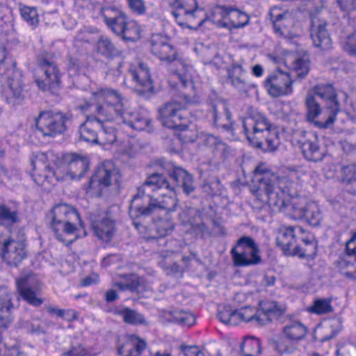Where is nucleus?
<instances>
[{
	"label": "nucleus",
	"instance_id": "nucleus-34",
	"mask_svg": "<svg viewBox=\"0 0 356 356\" xmlns=\"http://www.w3.org/2000/svg\"><path fill=\"white\" fill-rule=\"evenodd\" d=\"M305 209L303 220L312 226L319 225L324 217L320 205L314 201H309Z\"/></svg>",
	"mask_w": 356,
	"mask_h": 356
},
{
	"label": "nucleus",
	"instance_id": "nucleus-21",
	"mask_svg": "<svg viewBox=\"0 0 356 356\" xmlns=\"http://www.w3.org/2000/svg\"><path fill=\"white\" fill-rule=\"evenodd\" d=\"M292 83L289 74L281 71H276L266 77L264 85L270 96L280 97L292 93Z\"/></svg>",
	"mask_w": 356,
	"mask_h": 356
},
{
	"label": "nucleus",
	"instance_id": "nucleus-61",
	"mask_svg": "<svg viewBox=\"0 0 356 356\" xmlns=\"http://www.w3.org/2000/svg\"><path fill=\"white\" fill-rule=\"evenodd\" d=\"M276 349L280 354L292 353L293 350L292 346L285 344L282 341L277 343Z\"/></svg>",
	"mask_w": 356,
	"mask_h": 356
},
{
	"label": "nucleus",
	"instance_id": "nucleus-53",
	"mask_svg": "<svg viewBox=\"0 0 356 356\" xmlns=\"http://www.w3.org/2000/svg\"><path fill=\"white\" fill-rule=\"evenodd\" d=\"M221 184L218 179L213 178L205 182L203 185L204 191L209 195H216L220 191Z\"/></svg>",
	"mask_w": 356,
	"mask_h": 356
},
{
	"label": "nucleus",
	"instance_id": "nucleus-62",
	"mask_svg": "<svg viewBox=\"0 0 356 356\" xmlns=\"http://www.w3.org/2000/svg\"><path fill=\"white\" fill-rule=\"evenodd\" d=\"M97 282L98 275L96 274H92L84 278L81 282V284L84 286H87L92 284H96Z\"/></svg>",
	"mask_w": 356,
	"mask_h": 356
},
{
	"label": "nucleus",
	"instance_id": "nucleus-38",
	"mask_svg": "<svg viewBox=\"0 0 356 356\" xmlns=\"http://www.w3.org/2000/svg\"><path fill=\"white\" fill-rule=\"evenodd\" d=\"M245 72L240 64H233L228 71L229 77L232 85L239 89L243 88L245 84Z\"/></svg>",
	"mask_w": 356,
	"mask_h": 356
},
{
	"label": "nucleus",
	"instance_id": "nucleus-50",
	"mask_svg": "<svg viewBox=\"0 0 356 356\" xmlns=\"http://www.w3.org/2000/svg\"><path fill=\"white\" fill-rule=\"evenodd\" d=\"M129 8L132 13L138 15H145L147 10L145 2L144 0H126Z\"/></svg>",
	"mask_w": 356,
	"mask_h": 356
},
{
	"label": "nucleus",
	"instance_id": "nucleus-64",
	"mask_svg": "<svg viewBox=\"0 0 356 356\" xmlns=\"http://www.w3.org/2000/svg\"><path fill=\"white\" fill-rule=\"evenodd\" d=\"M252 73L257 77H260L263 75L264 70L261 65H256L252 67Z\"/></svg>",
	"mask_w": 356,
	"mask_h": 356
},
{
	"label": "nucleus",
	"instance_id": "nucleus-37",
	"mask_svg": "<svg viewBox=\"0 0 356 356\" xmlns=\"http://www.w3.org/2000/svg\"><path fill=\"white\" fill-rule=\"evenodd\" d=\"M179 218L184 225H191L192 228L199 227L202 223L200 211L192 207L183 210L179 213Z\"/></svg>",
	"mask_w": 356,
	"mask_h": 356
},
{
	"label": "nucleus",
	"instance_id": "nucleus-1",
	"mask_svg": "<svg viewBox=\"0 0 356 356\" xmlns=\"http://www.w3.org/2000/svg\"><path fill=\"white\" fill-rule=\"evenodd\" d=\"M94 104L86 102L79 105L83 111H92L79 128L81 138L92 144L112 145L117 140V126L125 124L133 129L153 131L152 119L145 110L131 109L118 90L99 88L92 93Z\"/></svg>",
	"mask_w": 356,
	"mask_h": 356
},
{
	"label": "nucleus",
	"instance_id": "nucleus-46",
	"mask_svg": "<svg viewBox=\"0 0 356 356\" xmlns=\"http://www.w3.org/2000/svg\"><path fill=\"white\" fill-rule=\"evenodd\" d=\"M309 311L316 314H323L332 312L333 311V308L331 305V300H314L313 305L309 309Z\"/></svg>",
	"mask_w": 356,
	"mask_h": 356
},
{
	"label": "nucleus",
	"instance_id": "nucleus-16",
	"mask_svg": "<svg viewBox=\"0 0 356 356\" xmlns=\"http://www.w3.org/2000/svg\"><path fill=\"white\" fill-rule=\"evenodd\" d=\"M305 102L307 109V118L310 122L314 123L316 127L321 129H327L333 125L336 120V116L339 111L338 105L327 106L323 113L321 119L316 120L321 114L322 111L314 95L309 93L307 95Z\"/></svg>",
	"mask_w": 356,
	"mask_h": 356
},
{
	"label": "nucleus",
	"instance_id": "nucleus-3",
	"mask_svg": "<svg viewBox=\"0 0 356 356\" xmlns=\"http://www.w3.org/2000/svg\"><path fill=\"white\" fill-rule=\"evenodd\" d=\"M253 178L259 188L265 191L270 208L292 219L303 220L309 201L300 195L302 181L298 172L279 176L261 163L255 168Z\"/></svg>",
	"mask_w": 356,
	"mask_h": 356
},
{
	"label": "nucleus",
	"instance_id": "nucleus-2",
	"mask_svg": "<svg viewBox=\"0 0 356 356\" xmlns=\"http://www.w3.org/2000/svg\"><path fill=\"white\" fill-rule=\"evenodd\" d=\"M177 204L175 190L163 175L154 173L138 188L137 193L130 204L129 215L137 229L142 227L135 219L149 214L163 215L164 218H154V226L159 237L170 234L174 229L169 212Z\"/></svg>",
	"mask_w": 356,
	"mask_h": 356
},
{
	"label": "nucleus",
	"instance_id": "nucleus-19",
	"mask_svg": "<svg viewBox=\"0 0 356 356\" xmlns=\"http://www.w3.org/2000/svg\"><path fill=\"white\" fill-rule=\"evenodd\" d=\"M323 8L324 6L319 10H315L314 9L309 10L308 7H305V10L311 15L310 37L314 46L323 50H326L330 49L332 44L330 34L327 29V22L316 15Z\"/></svg>",
	"mask_w": 356,
	"mask_h": 356
},
{
	"label": "nucleus",
	"instance_id": "nucleus-55",
	"mask_svg": "<svg viewBox=\"0 0 356 356\" xmlns=\"http://www.w3.org/2000/svg\"><path fill=\"white\" fill-rule=\"evenodd\" d=\"M181 350L185 356H205L196 346L181 345Z\"/></svg>",
	"mask_w": 356,
	"mask_h": 356
},
{
	"label": "nucleus",
	"instance_id": "nucleus-41",
	"mask_svg": "<svg viewBox=\"0 0 356 356\" xmlns=\"http://www.w3.org/2000/svg\"><path fill=\"white\" fill-rule=\"evenodd\" d=\"M170 320L183 326H191L195 322V317L193 314L183 311L173 310L169 312Z\"/></svg>",
	"mask_w": 356,
	"mask_h": 356
},
{
	"label": "nucleus",
	"instance_id": "nucleus-45",
	"mask_svg": "<svg viewBox=\"0 0 356 356\" xmlns=\"http://www.w3.org/2000/svg\"><path fill=\"white\" fill-rule=\"evenodd\" d=\"M218 317L222 323L226 325H238L236 311L233 310L230 307L226 306L224 307L222 309L219 310Z\"/></svg>",
	"mask_w": 356,
	"mask_h": 356
},
{
	"label": "nucleus",
	"instance_id": "nucleus-9",
	"mask_svg": "<svg viewBox=\"0 0 356 356\" xmlns=\"http://www.w3.org/2000/svg\"><path fill=\"white\" fill-rule=\"evenodd\" d=\"M172 6V14L182 27L197 29L206 21H209V17L204 9L198 6L197 0H174Z\"/></svg>",
	"mask_w": 356,
	"mask_h": 356
},
{
	"label": "nucleus",
	"instance_id": "nucleus-52",
	"mask_svg": "<svg viewBox=\"0 0 356 356\" xmlns=\"http://www.w3.org/2000/svg\"><path fill=\"white\" fill-rule=\"evenodd\" d=\"M342 180L348 183L353 181H356V165H348L342 168Z\"/></svg>",
	"mask_w": 356,
	"mask_h": 356
},
{
	"label": "nucleus",
	"instance_id": "nucleus-56",
	"mask_svg": "<svg viewBox=\"0 0 356 356\" xmlns=\"http://www.w3.org/2000/svg\"><path fill=\"white\" fill-rule=\"evenodd\" d=\"M86 350L80 344L72 345L69 350L64 353L61 356H84Z\"/></svg>",
	"mask_w": 356,
	"mask_h": 356
},
{
	"label": "nucleus",
	"instance_id": "nucleus-8",
	"mask_svg": "<svg viewBox=\"0 0 356 356\" xmlns=\"http://www.w3.org/2000/svg\"><path fill=\"white\" fill-rule=\"evenodd\" d=\"M52 215L51 227L58 241L69 245L86 235L77 211L69 204L56 205Z\"/></svg>",
	"mask_w": 356,
	"mask_h": 356
},
{
	"label": "nucleus",
	"instance_id": "nucleus-39",
	"mask_svg": "<svg viewBox=\"0 0 356 356\" xmlns=\"http://www.w3.org/2000/svg\"><path fill=\"white\" fill-rule=\"evenodd\" d=\"M140 27L135 20L129 19L126 25L123 27L121 35L124 40L135 41L140 38Z\"/></svg>",
	"mask_w": 356,
	"mask_h": 356
},
{
	"label": "nucleus",
	"instance_id": "nucleus-6",
	"mask_svg": "<svg viewBox=\"0 0 356 356\" xmlns=\"http://www.w3.org/2000/svg\"><path fill=\"white\" fill-rule=\"evenodd\" d=\"M277 243L286 254L313 260L318 243L314 234L300 226H290L280 229Z\"/></svg>",
	"mask_w": 356,
	"mask_h": 356
},
{
	"label": "nucleus",
	"instance_id": "nucleus-25",
	"mask_svg": "<svg viewBox=\"0 0 356 356\" xmlns=\"http://www.w3.org/2000/svg\"><path fill=\"white\" fill-rule=\"evenodd\" d=\"M275 33L283 37H291L294 25V18L289 12H282L280 8L275 7L270 12Z\"/></svg>",
	"mask_w": 356,
	"mask_h": 356
},
{
	"label": "nucleus",
	"instance_id": "nucleus-49",
	"mask_svg": "<svg viewBox=\"0 0 356 356\" xmlns=\"http://www.w3.org/2000/svg\"><path fill=\"white\" fill-rule=\"evenodd\" d=\"M22 18L31 26L38 24V16L35 8L24 6L20 10Z\"/></svg>",
	"mask_w": 356,
	"mask_h": 356
},
{
	"label": "nucleus",
	"instance_id": "nucleus-42",
	"mask_svg": "<svg viewBox=\"0 0 356 356\" xmlns=\"http://www.w3.org/2000/svg\"><path fill=\"white\" fill-rule=\"evenodd\" d=\"M241 348L244 356H258L261 353L260 341L254 337L245 338Z\"/></svg>",
	"mask_w": 356,
	"mask_h": 356
},
{
	"label": "nucleus",
	"instance_id": "nucleus-35",
	"mask_svg": "<svg viewBox=\"0 0 356 356\" xmlns=\"http://www.w3.org/2000/svg\"><path fill=\"white\" fill-rule=\"evenodd\" d=\"M116 286L121 291H130L137 293H143L150 289V286L146 284L143 277L133 276V277L127 283H117Z\"/></svg>",
	"mask_w": 356,
	"mask_h": 356
},
{
	"label": "nucleus",
	"instance_id": "nucleus-22",
	"mask_svg": "<svg viewBox=\"0 0 356 356\" xmlns=\"http://www.w3.org/2000/svg\"><path fill=\"white\" fill-rule=\"evenodd\" d=\"M294 140L301 148L305 159L314 162L323 159L324 154L318 146V136L315 132L302 131Z\"/></svg>",
	"mask_w": 356,
	"mask_h": 356
},
{
	"label": "nucleus",
	"instance_id": "nucleus-36",
	"mask_svg": "<svg viewBox=\"0 0 356 356\" xmlns=\"http://www.w3.org/2000/svg\"><path fill=\"white\" fill-rule=\"evenodd\" d=\"M314 95L323 99L328 100L330 105L328 106H335L339 105L337 101V94L335 90L331 84H321L314 87L312 90ZM339 107V106H338Z\"/></svg>",
	"mask_w": 356,
	"mask_h": 356
},
{
	"label": "nucleus",
	"instance_id": "nucleus-23",
	"mask_svg": "<svg viewBox=\"0 0 356 356\" xmlns=\"http://www.w3.org/2000/svg\"><path fill=\"white\" fill-rule=\"evenodd\" d=\"M339 270L348 277H356V232L346 243V253L336 261Z\"/></svg>",
	"mask_w": 356,
	"mask_h": 356
},
{
	"label": "nucleus",
	"instance_id": "nucleus-60",
	"mask_svg": "<svg viewBox=\"0 0 356 356\" xmlns=\"http://www.w3.org/2000/svg\"><path fill=\"white\" fill-rule=\"evenodd\" d=\"M0 356H27V355L16 348H5L3 350L0 352Z\"/></svg>",
	"mask_w": 356,
	"mask_h": 356
},
{
	"label": "nucleus",
	"instance_id": "nucleus-63",
	"mask_svg": "<svg viewBox=\"0 0 356 356\" xmlns=\"http://www.w3.org/2000/svg\"><path fill=\"white\" fill-rule=\"evenodd\" d=\"M118 296L116 291L113 289H110L107 291L105 293V300L108 302H111L117 300Z\"/></svg>",
	"mask_w": 356,
	"mask_h": 356
},
{
	"label": "nucleus",
	"instance_id": "nucleus-13",
	"mask_svg": "<svg viewBox=\"0 0 356 356\" xmlns=\"http://www.w3.org/2000/svg\"><path fill=\"white\" fill-rule=\"evenodd\" d=\"M60 79L59 71L55 63L46 58H40L35 71V83L39 88L55 94L60 86Z\"/></svg>",
	"mask_w": 356,
	"mask_h": 356
},
{
	"label": "nucleus",
	"instance_id": "nucleus-20",
	"mask_svg": "<svg viewBox=\"0 0 356 356\" xmlns=\"http://www.w3.org/2000/svg\"><path fill=\"white\" fill-rule=\"evenodd\" d=\"M5 101L11 106L21 104L25 97L22 75L19 70H13L8 75L2 91Z\"/></svg>",
	"mask_w": 356,
	"mask_h": 356
},
{
	"label": "nucleus",
	"instance_id": "nucleus-28",
	"mask_svg": "<svg viewBox=\"0 0 356 356\" xmlns=\"http://www.w3.org/2000/svg\"><path fill=\"white\" fill-rule=\"evenodd\" d=\"M104 22L115 34L122 33L123 27L126 25L129 17L120 8L115 6H106L102 9Z\"/></svg>",
	"mask_w": 356,
	"mask_h": 356
},
{
	"label": "nucleus",
	"instance_id": "nucleus-51",
	"mask_svg": "<svg viewBox=\"0 0 356 356\" xmlns=\"http://www.w3.org/2000/svg\"><path fill=\"white\" fill-rule=\"evenodd\" d=\"M188 126L187 122H185V127H181L177 128L181 131L179 134V138L184 143H192L194 142L197 138V134L193 131L187 130Z\"/></svg>",
	"mask_w": 356,
	"mask_h": 356
},
{
	"label": "nucleus",
	"instance_id": "nucleus-33",
	"mask_svg": "<svg viewBox=\"0 0 356 356\" xmlns=\"http://www.w3.org/2000/svg\"><path fill=\"white\" fill-rule=\"evenodd\" d=\"M170 176L176 182L177 186L181 187L186 193L189 194L194 190L193 177L184 169L176 167L173 169Z\"/></svg>",
	"mask_w": 356,
	"mask_h": 356
},
{
	"label": "nucleus",
	"instance_id": "nucleus-58",
	"mask_svg": "<svg viewBox=\"0 0 356 356\" xmlns=\"http://www.w3.org/2000/svg\"><path fill=\"white\" fill-rule=\"evenodd\" d=\"M337 1L343 11H351L356 9V0H337Z\"/></svg>",
	"mask_w": 356,
	"mask_h": 356
},
{
	"label": "nucleus",
	"instance_id": "nucleus-27",
	"mask_svg": "<svg viewBox=\"0 0 356 356\" xmlns=\"http://www.w3.org/2000/svg\"><path fill=\"white\" fill-rule=\"evenodd\" d=\"M0 245L2 257L10 265L17 266L26 257L24 245L22 243L0 238Z\"/></svg>",
	"mask_w": 356,
	"mask_h": 356
},
{
	"label": "nucleus",
	"instance_id": "nucleus-31",
	"mask_svg": "<svg viewBox=\"0 0 356 356\" xmlns=\"http://www.w3.org/2000/svg\"><path fill=\"white\" fill-rule=\"evenodd\" d=\"M202 143L211 149L218 156L222 159L227 158L230 153V148L221 140L211 134H205L202 136Z\"/></svg>",
	"mask_w": 356,
	"mask_h": 356
},
{
	"label": "nucleus",
	"instance_id": "nucleus-15",
	"mask_svg": "<svg viewBox=\"0 0 356 356\" xmlns=\"http://www.w3.org/2000/svg\"><path fill=\"white\" fill-rule=\"evenodd\" d=\"M120 178L119 170L115 164L111 161H106L97 168L90 178L88 190H95V195H100L103 188L118 182Z\"/></svg>",
	"mask_w": 356,
	"mask_h": 356
},
{
	"label": "nucleus",
	"instance_id": "nucleus-59",
	"mask_svg": "<svg viewBox=\"0 0 356 356\" xmlns=\"http://www.w3.org/2000/svg\"><path fill=\"white\" fill-rule=\"evenodd\" d=\"M160 264L166 270L167 274H175L179 272V266L175 263L170 266V263L163 260L160 261Z\"/></svg>",
	"mask_w": 356,
	"mask_h": 356
},
{
	"label": "nucleus",
	"instance_id": "nucleus-48",
	"mask_svg": "<svg viewBox=\"0 0 356 356\" xmlns=\"http://www.w3.org/2000/svg\"><path fill=\"white\" fill-rule=\"evenodd\" d=\"M47 311L67 321H72L78 318V314L74 309H61L56 307H49Z\"/></svg>",
	"mask_w": 356,
	"mask_h": 356
},
{
	"label": "nucleus",
	"instance_id": "nucleus-57",
	"mask_svg": "<svg viewBox=\"0 0 356 356\" xmlns=\"http://www.w3.org/2000/svg\"><path fill=\"white\" fill-rule=\"evenodd\" d=\"M305 7L309 10H319L325 6V0H300Z\"/></svg>",
	"mask_w": 356,
	"mask_h": 356
},
{
	"label": "nucleus",
	"instance_id": "nucleus-5",
	"mask_svg": "<svg viewBox=\"0 0 356 356\" xmlns=\"http://www.w3.org/2000/svg\"><path fill=\"white\" fill-rule=\"evenodd\" d=\"M150 50L152 54L162 61L175 62L177 70L172 74L170 83L175 82V87L183 90L186 97L194 94V86L192 81L191 70L192 67L187 60L179 58L176 49L169 42V40L159 34L153 35L149 40Z\"/></svg>",
	"mask_w": 356,
	"mask_h": 356
},
{
	"label": "nucleus",
	"instance_id": "nucleus-26",
	"mask_svg": "<svg viewBox=\"0 0 356 356\" xmlns=\"http://www.w3.org/2000/svg\"><path fill=\"white\" fill-rule=\"evenodd\" d=\"M91 227L95 234L103 241H109L115 232V222L107 213L101 212L91 217Z\"/></svg>",
	"mask_w": 356,
	"mask_h": 356
},
{
	"label": "nucleus",
	"instance_id": "nucleus-7",
	"mask_svg": "<svg viewBox=\"0 0 356 356\" xmlns=\"http://www.w3.org/2000/svg\"><path fill=\"white\" fill-rule=\"evenodd\" d=\"M242 122L244 134L252 145L258 148H266L269 151L278 147L279 131L275 127L270 124L264 114L252 111Z\"/></svg>",
	"mask_w": 356,
	"mask_h": 356
},
{
	"label": "nucleus",
	"instance_id": "nucleus-32",
	"mask_svg": "<svg viewBox=\"0 0 356 356\" xmlns=\"http://www.w3.org/2000/svg\"><path fill=\"white\" fill-rule=\"evenodd\" d=\"M307 333V328L299 321H291L283 328L284 335L290 341L302 340Z\"/></svg>",
	"mask_w": 356,
	"mask_h": 356
},
{
	"label": "nucleus",
	"instance_id": "nucleus-43",
	"mask_svg": "<svg viewBox=\"0 0 356 356\" xmlns=\"http://www.w3.org/2000/svg\"><path fill=\"white\" fill-rule=\"evenodd\" d=\"M115 312L128 323L137 324L144 321L143 317L140 314L128 307L116 309Z\"/></svg>",
	"mask_w": 356,
	"mask_h": 356
},
{
	"label": "nucleus",
	"instance_id": "nucleus-54",
	"mask_svg": "<svg viewBox=\"0 0 356 356\" xmlns=\"http://www.w3.org/2000/svg\"><path fill=\"white\" fill-rule=\"evenodd\" d=\"M343 49L350 55H356V31L347 38Z\"/></svg>",
	"mask_w": 356,
	"mask_h": 356
},
{
	"label": "nucleus",
	"instance_id": "nucleus-10",
	"mask_svg": "<svg viewBox=\"0 0 356 356\" xmlns=\"http://www.w3.org/2000/svg\"><path fill=\"white\" fill-rule=\"evenodd\" d=\"M238 324L250 323L254 325H262L271 321V316H280L285 312V306L275 301H263L259 308L244 307L236 309Z\"/></svg>",
	"mask_w": 356,
	"mask_h": 356
},
{
	"label": "nucleus",
	"instance_id": "nucleus-47",
	"mask_svg": "<svg viewBox=\"0 0 356 356\" xmlns=\"http://www.w3.org/2000/svg\"><path fill=\"white\" fill-rule=\"evenodd\" d=\"M17 220V213L5 206H0V225L8 226Z\"/></svg>",
	"mask_w": 356,
	"mask_h": 356
},
{
	"label": "nucleus",
	"instance_id": "nucleus-11",
	"mask_svg": "<svg viewBox=\"0 0 356 356\" xmlns=\"http://www.w3.org/2000/svg\"><path fill=\"white\" fill-rule=\"evenodd\" d=\"M245 13L232 6H218L213 8L209 21L218 26L232 29L243 28L249 22Z\"/></svg>",
	"mask_w": 356,
	"mask_h": 356
},
{
	"label": "nucleus",
	"instance_id": "nucleus-18",
	"mask_svg": "<svg viewBox=\"0 0 356 356\" xmlns=\"http://www.w3.org/2000/svg\"><path fill=\"white\" fill-rule=\"evenodd\" d=\"M186 105L177 101L165 103L159 110V118L162 124L169 129L185 127L188 120L184 116Z\"/></svg>",
	"mask_w": 356,
	"mask_h": 356
},
{
	"label": "nucleus",
	"instance_id": "nucleus-12",
	"mask_svg": "<svg viewBox=\"0 0 356 356\" xmlns=\"http://www.w3.org/2000/svg\"><path fill=\"white\" fill-rule=\"evenodd\" d=\"M71 119L72 114L70 113L45 111L40 114L36 120V127L43 136L54 137L66 131Z\"/></svg>",
	"mask_w": 356,
	"mask_h": 356
},
{
	"label": "nucleus",
	"instance_id": "nucleus-30",
	"mask_svg": "<svg viewBox=\"0 0 356 356\" xmlns=\"http://www.w3.org/2000/svg\"><path fill=\"white\" fill-rule=\"evenodd\" d=\"M146 348L143 340L131 337L118 347V353L122 356H140Z\"/></svg>",
	"mask_w": 356,
	"mask_h": 356
},
{
	"label": "nucleus",
	"instance_id": "nucleus-4",
	"mask_svg": "<svg viewBox=\"0 0 356 356\" xmlns=\"http://www.w3.org/2000/svg\"><path fill=\"white\" fill-rule=\"evenodd\" d=\"M31 165L33 179L42 186L45 183L54 185L68 175L80 179L89 169L88 158L74 153L66 154L60 159L52 152H40L31 160Z\"/></svg>",
	"mask_w": 356,
	"mask_h": 356
},
{
	"label": "nucleus",
	"instance_id": "nucleus-24",
	"mask_svg": "<svg viewBox=\"0 0 356 356\" xmlns=\"http://www.w3.org/2000/svg\"><path fill=\"white\" fill-rule=\"evenodd\" d=\"M129 74L136 83L135 90L139 95H147L153 92L154 86L150 79L148 67L143 63L136 65H132L129 68Z\"/></svg>",
	"mask_w": 356,
	"mask_h": 356
},
{
	"label": "nucleus",
	"instance_id": "nucleus-29",
	"mask_svg": "<svg viewBox=\"0 0 356 356\" xmlns=\"http://www.w3.org/2000/svg\"><path fill=\"white\" fill-rule=\"evenodd\" d=\"M213 119V124L218 128L224 129L230 131L234 135L233 124L226 104L223 102H218L212 106L209 113Z\"/></svg>",
	"mask_w": 356,
	"mask_h": 356
},
{
	"label": "nucleus",
	"instance_id": "nucleus-17",
	"mask_svg": "<svg viewBox=\"0 0 356 356\" xmlns=\"http://www.w3.org/2000/svg\"><path fill=\"white\" fill-rule=\"evenodd\" d=\"M16 285L20 296L29 305L38 307L43 303L39 296L42 284L37 275L32 273L23 275L16 280Z\"/></svg>",
	"mask_w": 356,
	"mask_h": 356
},
{
	"label": "nucleus",
	"instance_id": "nucleus-14",
	"mask_svg": "<svg viewBox=\"0 0 356 356\" xmlns=\"http://www.w3.org/2000/svg\"><path fill=\"white\" fill-rule=\"evenodd\" d=\"M231 253L236 266H248L256 264L260 261L259 248L253 238L250 236L239 238Z\"/></svg>",
	"mask_w": 356,
	"mask_h": 356
},
{
	"label": "nucleus",
	"instance_id": "nucleus-40",
	"mask_svg": "<svg viewBox=\"0 0 356 356\" xmlns=\"http://www.w3.org/2000/svg\"><path fill=\"white\" fill-rule=\"evenodd\" d=\"M97 51L104 56L110 58L118 54V51L111 40L106 36H102L96 44Z\"/></svg>",
	"mask_w": 356,
	"mask_h": 356
},
{
	"label": "nucleus",
	"instance_id": "nucleus-44",
	"mask_svg": "<svg viewBox=\"0 0 356 356\" xmlns=\"http://www.w3.org/2000/svg\"><path fill=\"white\" fill-rule=\"evenodd\" d=\"M292 73L299 78L305 77L309 70V62L306 58H296L291 66Z\"/></svg>",
	"mask_w": 356,
	"mask_h": 356
}]
</instances>
